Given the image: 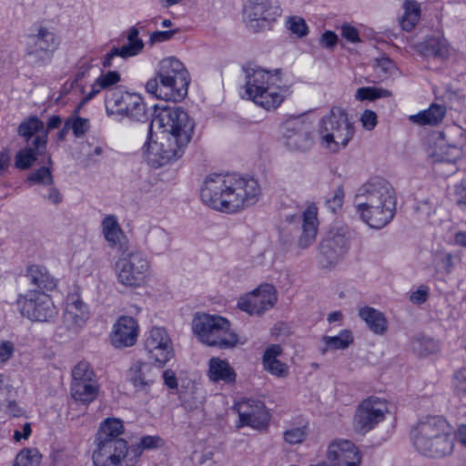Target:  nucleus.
I'll return each instance as SVG.
<instances>
[{"mask_svg": "<svg viewBox=\"0 0 466 466\" xmlns=\"http://www.w3.org/2000/svg\"><path fill=\"white\" fill-rule=\"evenodd\" d=\"M258 182L237 174H213L206 177L200 190L201 200L209 208L235 213L258 202Z\"/></svg>", "mask_w": 466, "mask_h": 466, "instance_id": "nucleus-1", "label": "nucleus"}, {"mask_svg": "<svg viewBox=\"0 0 466 466\" xmlns=\"http://www.w3.org/2000/svg\"><path fill=\"white\" fill-rule=\"evenodd\" d=\"M397 198L392 186L382 177H372L355 195V207L360 218L370 228L380 229L396 214Z\"/></svg>", "mask_w": 466, "mask_h": 466, "instance_id": "nucleus-2", "label": "nucleus"}, {"mask_svg": "<svg viewBox=\"0 0 466 466\" xmlns=\"http://www.w3.org/2000/svg\"><path fill=\"white\" fill-rule=\"evenodd\" d=\"M410 437L415 450L428 458L450 456L454 449L452 427L442 416H425L410 428Z\"/></svg>", "mask_w": 466, "mask_h": 466, "instance_id": "nucleus-3", "label": "nucleus"}, {"mask_svg": "<svg viewBox=\"0 0 466 466\" xmlns=\"http://www.w3.org/2000/svg\"><path fill=\"white\" fill-rule=\"evenodd\" d=\"M123 433L124 425L119 419L107 418L100 423L92 454L94 466H122L124 461L128 463L132 454L127 441L120 437Z\"/></svg>", "mask_w": 466, "mask_h": 466, "instance_id": "nucleus-4", "label": "nucleus"}, {"mask_svg": "<svg viewBox=\"0 0 466 466\" xmlns=\"http://www.w3.org/2000/svg\"><path fill=\"white\" fill-rule=\"evenodd\" d=\"M192 329L198 339L209 347L227 350L238 343V336L231 329L229 320L218 315L198 314L192 321Z\"/></svg>", "mask_w": 466, "mask_h": 466, "instance_id": "nucleus-5", "label": "nucleus"}, {"mask_svg": "<svg viewBox=\"0 0 466 466\" xmlns=\"http://www.w3.org/2000/svg\"><path fill=\"white\" fill-rule=\"evenodd\" d=\"M320 144L332 152H338L348 146L354 135V127L346 111L333 106L319 124Z\"/></svg>", "mask_w": 466, "mask_h": 466, "instance_id": "nucleus-6", "label": "nucleus"}, {"mask_svg": "<svg viewBox=\"0 0 466 466\" xmlns=\"http://www.w3.org/2000/svg\"><path fill=\"white\" fill-rule=\"evenodd\" d=\"M154 116L149 125L150 130L154 127L162 128V135H170L180 145H188L191 140L194 121L181 106H163L154 108Z\"/></svg>", "mask_w": 466, "mask_h": 466, "instance_id": "nucleus-7", "label": "nucleus"}, {"mask_svg": "<svg viewBox=\"0 0 466 466\" xmlns=\"http://www.w3.org/2000/svg\"><path fill=\"white\" fill-rule=\"evenodd\" d=\"M114 269L119 284L136 289L146 282L149 275L150 261L143 252L128 248L120 253Z\"/></svg>", "mask_w": 466, "mask_h": 466, "instance_id": "nucleus-8", "label": "nucleus"}, {"mask_svg": "<svg viewBox=\"0 0 466 466\" xmlns=\"http://www.w3.org/2000/svg\"><path fill=\"white\" fill-rule=\"evenodd\" d=\"M157 76L161 86L165 88L166 100L177 102L187 96L190 76L183 63L178 59L170 56L161 60Z\"/></svg>", "mask_w": 466, "mask_h": 466, "instance_id": "nucleus-9", "label": "nucleus"}, {"mask_svg": "<svg viewBox=\"0 0 466 466\" xmlns=\"http://www.w3.org/2000/svg\"><path fill=\"white\" fill-rule=\"evenodd\" d=\"M285 225L280 230V241L289 246L292 242L291 231L300 230L298 239V247L305 249L313 244L318 231V209L315 206H309L302 215L295 214L287 216Z\"/></svg>", "mask_w": 466, "mask_h": 466, "instance_id": "nucleus-10", "label": "nucleus"}, {"mask_svg": "<svg viewBox=\"0 0 466 466\" xmlns=\"http://www.w3.org/2000/svg\"><path fill=\"white\" fill-rule=\"evenodd\" d=\"M158 140H153L152 130L148 128V137L143 146V151L147 163L155 167H160L181 157L187 145H180L170 135L160 134Z\"/></svg>", "mask_w": 466, "mask_h": 466, "instance_id": "nucleus-11", "label": "nucleus"}, {"mask_svg": "<svg viewBox=\"0 0 466 466\" xmlns=\"http://www.w3.org/2000/svg\"><path fill=\"white\" fill-rule=\"evenodd\" d=\"M281 14L279 0H248L243 9L247 26L255 33L270 29Z\"/></svg>", "mask_w": 466, "mask_h": 466, "instance_id": "nucleus-12", "label": "nucleus"}, {"mask_svg": "<svg viewBox=\"0 0 466 466\" xmlns=\"http://www.w3.org/2000/svg\"><path fill=\"white\" fill-rule=\"evenodd\" d=\"M23 316L35 321H50L57 315V309L49 295L44 291L29 290L17 299Z\"/></svg>", "mask_w": 466, "mask_h": 466, "instance_id": "nucleus-13", "label": "nucleus"}, {"mask_svg": "<svg viewBox=\"0 0 466 466\" xmlns=\"http://www.w3.org/2000/svg\"><path fill=\"white\" fill-rule=\"evenodd\" d=\"M58 46L55 34L46 27H40L36 34L27 37L25 56L35 66L47 65Z\"/></svg>", "mask_w": 466, "mask_h": 466, "instance_id": "nucleus-14", "label": "nucleus"}, {"mask_svg": "<svg viewBox=\"0 0 466 466\" xmlns=\"http://www.w3.org/2000/svg\"><path fill=\"white\" fill-rule=\"evenodd\" d=\"M281 128L285 145L289 150L305 152L313 146L312 127L303 116H289Z\"/></svg>", "mask_w": 466, "mask_h": 466, "instance_id": "nucleus-15", "label": "nucleus"}, {"mask_svg": "<svg viewBox=\"0 0 466 466\" xmlns=\"http://www.w3.org/2000/svg\"><path fill=\"white\" fill-rule=\"evenodd\" d=\"M387 404L378 397H370L359 405L354 415L353 425L357 432L366 434L384 420Z\"/></svg>", "mask_w": 466, "mask_h": 466, "instance_id": "nucleus-16", "label": "nucleus"}, {"mask_svg": "<svg viewBox=\"0 0 466 466\" xmlns=\"http://www.w3.org/2000/svg\"><path fill=\"white\" fill-rule=\"evenodd\" d=\"M277 290L271 284H262L239 298L238 308L249 315H262L277 302Z\"/></svg>", "mask_w": 466, "mask_h": 466, "instance_id": "nucleus-17", "label": "nucleus"}, {"mask_svg": "<svg viewBox=\"0 0 466 466\" xmlns=\"http://www.w3.org/2000/svg\"><path fill=\"white\" fill-rule=\"evenodd\" d=\"M144 345L148 357L159 367L164 366L174 355L171 339L164 328L153 327Z\"/></svg>", "mask_w": 466, "mask_h": 466, "instance_id": "nucleus-18", "label": "nucleus"}, {"mask_svg": "<svg viewBox=\"0 0 466 466\" xmlns=\"http://www.w3.org/2000/svg\"><path fill=\"white\" fill-rule=\"evenodd\" d=\"M350 233L346 228L329 231L319 245V253L325 258L327 264H336L346 255L350 248Z\"/></svg>", "mask_w": 466, "mask_h": 466, "instance_id": "nucleus-19", "label": "nucleus"}, {"mask_svg": "<svg viewBox=\"0 0 466 466\" xmlns=\"http://www.w3.org/2000/svg\"><path fill=\"white\" fill-rule=\"evenodd\" d=\"M327 458L333 466H360L361 461L359 450L347 440L332 441L329 445Z\"/></svg>", "mask_w": 466, "mask_h": 466, "instance_id": "nucleus-20", "label": "nucleus"}, {"mask_svg": "<svg viewBox=\"0 0 466 466\" xmlns=\"http://www.w3.org/2000/svg\"><path fill=\"white\" fill-rule=\"evenodd\" d=\"M239 426H250L260 429L268 424L269 414L264 403L257 400H248L237 405Z\"/></svg>", "mask_w": 466, "mask_h": 466, "instance_id": "nucleus-21", "label": "nucleus"}, {"mask_svg": "<svg viewBox=\"0 0 466 466\" xmlns=\"http://www.w3.org/2000/svg\"><path fill=\"white\" fill-rule=\"evenodd\" d=\"M244 70L246 74L245 92L250 100L265 90L266 86L273 80H278V76L281 75L280 69L268 71L259 66L247 67Z\"/></svg>", "mask_w": 466, "mask_h": 466, "instance_id": "nucleus-22", "label": "nucleus"}, {"mask_svg": "<svg viewBox=\"0 0 466 466\" xmlns=\"http://www.w3.org/2000/svg\"><path fill=\"white\" fill-rule=\"evenodd\" d=\"M289 94V88L283 84L280 75L278 76V80H273L266 86L265 90L255 96L252 101L262 108L271 111L278 108Z\"/></svg>", "mask_w": 466, "mask_h": 466, "instance_id": "nucleus-23", "label": "nucleus"}, {"mask_svg": "<svg viewBox=\"0 0 466 466\" xmlns=\"http://www.w3.org/2000/svg\"><path fill=\"white\" fill-rule=\"evenodd\" d=\"M127 376L135 391L145 395L150 392L151 386L157 377L152 365L140 360L134 362L130 366Z\"/></svg>", "mask_w": 466, "mask_h": 466, "instance_id": "nucleus-24", "label": "nucleus"}, {"mask_svg": "<svg viewBox=\"0 0 466 466\" xmlns=\"http://www.w3.org/2000/svg\"><path fill=\"white\" fill-rule=\"evenodd\" d=\"M138 335V324L137 320L128 316L120 317L115 323L111 334V342L116 348H127L133 346Z\"/></svg>", "mask_w": 466, "mask_h": 466, "instance_id": "nucleus-25", "label": "nucleus"}, {"mask_svg": "<svg viewBox=\"0 0 466 466\" xmlns=\"http://www.w3.org/2000/svg\"><path fill=\"white\" fill-rule=\"evenodd\" d=\"M47 135L43 133L35 137L32 144L19 150L15 157V167L25 170L30 168L36 161L38 156L46 154Z\"/></svg>", "mask_w": 466, "mask_h": 466, "instance_id": "nucleus-26", "label": "nucleus"}, {"mask_svg": "<svg viewBox=\"0 0 466 466\" xmlns=\"http://www.w3.org/2000/svg\"><path fill=\"white\" fill-rule=\"evenodd\" d=\"M88 319L86 305L78 298H68L63 322L68 329L78 331Z\"/></svg>", "mask_w": 466, "mask_h": 466, "instance_id": "nucleus-27", "label": "nucleus"}, {"mask_svg": "<svg viewBox=\"0 0 466 466\" xmlns=\"http://www.w3.org/2000/svg\"><path fill=\"white\" fill-rule=\"evenodd\" d=\"M137 94L123 92L121 90H110L106 93L105 103L107 116L114 114L127 116L130 106L134 104Z\"/></svg>", "mask_w": 466, "mask_h": 466, "instance_id": "nucleus-28", "label": "nucleus"}, {"mask_svg": "<svg viewBox=\"0 0 466 466\" xmlns=\"http://www.w3.org/2000/svg\"><path fill=\"white\" fill-rule=\"evenodd\" d=\"M102 230L106 240L112 248H117L120 253L128 249L127 239L115 216L108 215L103 219Z\"/></svg>", "mask_w": 466, "mask_h": 466, "instance_id": "nucleus-29", "label": "nucleus"}, {"mask_svg": "<svg viewBox=\"0 0 466 466\" xmlns=\"http://www.w3.org/2000/svg\"><path fill=\"white\" fill-rule=\"evenodd\" d=\"M417 49L426 57L446 59L450 56V45L443 35L425 39L417 45Z\"/></svg>", "mask_w": 466, "mask_h": 466, "instance_id": "nucleus-30", "label": "nucleus"}, {"mask_svg": "<svg viewBox=\"0 0 466 466\" xmlns=\"http://www.w3.org/2000/svg\"><path fill=\"white\" fill-rule=\"evenodd\" d=\"M25 278L35 287L34 290L39 289L46 292L53 290L56 287V279L50 275L45 267L40 265L27 267Z\"/></svg>", "mask_w": 466, "mask_h": 466, "instance_id": "nucleus-31", "label": "nucleus"}, {"mask_svg": "<svg viewBox=\"0 0 466 466\" xmlns=\"http://www.w3.org/2000/svg\"><path fill=\"white\" fill-rule=\"evenodd\" d=\"M208 378L213 382L235 383L237 373L226 360L211 358L208 361Z\"/></svg>", "mask_w": 466, "mask_h": 466, "instance_id": "nucleus-32", "label": "nucleus"}, {"mask_svg": "<svg viewBox=\"0 0 466 466\" xmlns=\"http://www.w3.org/2000/svg\"><path fill=\"white\" fill-rule=\"evenodd\" d=\"M282 348L279 344L268 346L263 355L264 369L277 377H286L289 374L288 366L277 358L282 354Z\"/></svg>", "mask_w": 466, "mask_h": 466, "instance_id": "nucleus-33", "label": "nucleus"}, {"mask_svg": "<svg viewBox=\"0 0 466 466\" xmlns=\"http://www.w3.org/2000/svg\"><path fill=\"white\" fill-rule=\"evenodd\" d=\"M359 316L375 334L382 335L387 330L388 321L380 310L366 306L360 309Z\"/></svg>", "mask_w": 466, "mask_h": 466, "instance_id": "nucleus-34", "label": "nucleus"}, {"mask_svg": "<svg viewBox=\"0 0 466 466\" xmlns=\"http://www.w3.org/2000/svg\"><path fill=\"white\" fill-rule=\"evenodd\" d=\"M120 80V75L116 71H107L106 74H101L92 85L90 92L85 95L81 104L85 105L102 90H107V92L112 90L111 87L116 85Z\"/></svg>", "mask_w": 466, "mask_h": 466, "instance_id": "nucleus-35", "label": "nucleus"}, {"mask_svg": "<svg viewBox=\"0 0 466 466\" xmlns=\"http://www.w3.org/2000/svg\"><path fill=\"white\" fill-rule=\"evenodd\" d=\"M98 390L97 381L71 383V395L73 399L82 404L92 402L97 397Z\"/></svg>", "mask_w": 466, "mask_h": 466, "instance_id": "nucleus-36", "label": "nucleus"}, {"mask_svg": "<svg viewBox=\"0 0 466 466\" xmlns=\"http://www.w3.org/2000/svg\"><path fill=\"white\" fill-rule=\"evenodd\" d=\"M445 113L444 106L432 104L427 110L410 116V119L419 125H437L443 119Z\"/></svg>", "mask_w": 466, "mask_h": 466, "instance_id": "nucleus-37", "label": "nucleus"}, {"mask_svg": "<svg viewBox=\"0 0 466 466\" xmlns=\"http://www.w3.org/2000/svg\"><path fill=\"white\" fill-rule=\"evenodd\" d=\"M147 244L149 248L157 254H161L169 248L168 234L161 228H151L146 238Z\"/></svg>", "mask_w": 466, "mask_h": 466, "instance_id": "nucleus-38", "label": "nucleus"}, {"mask_svg": "<svg viewBox=\"0 0 466 466\" xmlns=\"http://www.w3.org/2000/svg\"><path fill=\"white\" fill-rule=\"evenodd\" d=\"M17 132L29 144L31 138L34 140L35 137L43 135V133L47 134V129H45L43 121L34 116L23 121L19 125Z\"/></svg>", "mask_w": 466, "mask_h": 466, "instance_id": "nucleus-39", "label": "nucleus"}, {"mask_svg": "<svg viewBox=\"0 0 466 466\" xmlns=\"http://www.w3.org/2000/svg\"><path fill=\"white\" fill-rule=\"evenodd\" d=\"M325 347L320 350L325 354L329 350H345L353 342V337L350 330L344 329L337 336H324L322 338Z\"/></svg>", "mask_w": 466, "mask_h": 466, "instance_id": "nucleus-40", "label": "nucleus"}, {"mask_svg": "<svg viewBox=\"0 0 466 466\" xmlns=\"http://www.w3.org/2000/svg\"><path fill=\"white\" fill-rule=\"evenodd\" d=\"M163 443L159 436H144L140 439L137 445L130 447V454L132 457L128 458L127 466H133L137 459L141 456L144 450L155 449L161 446Z\"/></svg>", "mask_w": 466, "mask_h": 466, "instance_id": "nucleus-41", "label": "nucleus"}, {"mask_svg": "<svg viewBox=\"0 0 466 466\" xmlns=\"http://www.w3.org/2000/svg\"><path fill=\"white\" fill-rule=\"evenodd\" d=\"M404 14L400 19V25L403 30L411 31L419 22L420 7L414 1H405L403 4Z\"/></svg>", "mask_w": 466, "mask_h": 466, "instance_id": "nucleus-42", "label": "nucleus"}, {"mask_svg": "<svg viewBox=\"0 0 466 466\" xmlns=\"http://www.w3.org/2000/svg\"><path fill=\"white\" fill-rule=\"evenodd\" d=\"M138 29L136 26H132L127 34L128 43L120 47L122 54L127 57L138 55L144 48V43L138 38Z\"/></svg>", "mask_w": 466, "mask_h": 466, "instance_id": "nucleus-43", "label": "nucleus"}, {"mask_svg": "<svg viewBox=\"0 0 466 466\" xmlns=\"http://www.w3.org/2000/svg\"><path fill=\"white\" fill-rule=\"evenodd\" d=\"M162 377H163L164 384L168 389L177 390L178 398H179L182 405L185 407V409L192 410L194 407H193V404L190 402V400L187 399V394L185 391L178 390L177 380L175 371H173L172 370H169V369L166 370L163 372Z\"/></svg>", "mask_w": 466, "mask_h": 466, "instance_id": "nucleus-44", "label": "nucleus"}, {"mask_svg": "<svg viewBox=\"0 0 466 466\" xmlns=\"http://www.w3.org/2000/svg\"><path fill=\"white\" fill-rule=\"evenodd\" d=\"M42 455L36 448L23 449L15 457L14 466H38Z\"/></svg>", "mask_w": 466, "mask_h": 466, "instance_id": "nucleus-45", "label": "nucleus"}, {"mask_svg": "<svg viewBox=\"0 0 466 466\" xmlns=\"http://www.w3.org/2000/svg\"><path fill=\"white\" fill-rule=\"evenodd\" d=\"M72 378V382L97 381L93 369L86 361H80L74 367Z\"/></svg>", "mask_w": 466, "mask_h": 466, "instance_id": "nucleus-46", "label": "nucleus"}, {"mask_svg": "<svg viewBox=\"0 0 466 466\" xmlns=\"http://www.w3.org/2000/svg\"><path fill=\"white\" fill-rule=\"evenodd\" d=\"M82 106L83 105L80 103V105L74 110L73 115L66 119L70 129L76 137H83L89 129L88 119L78 116V113Z\"/></svg>", "mask_w": 466, "mask_h": 466, "instance_id": "nucleus-47", "label": "nucleus"}, {"mask_svg": "<svg viewBox=\"0 0 466 466\" xmlns=\"http://www.w3.org/2000/svg\"><path fill=\"white\" fill-rule=\"evenodd\" d=\"M411 346L416 352L424 356L439 350V344L435 339L423 336L415 338L411 342Z\"/></svg>", "mask_w": 466, "mask_h": 466, "instance_id": "nucleus-48", "label": "nucleus"}, {"mask_svg": "<svg viewBox=\"0 0 466 466\" xmlns=\"http://www.w3.org/2000/svg\"><path fill=\"white\" fill-rule=\"evenodd\" d=\"M391 93L383 88L375 86L360 87L357 89L355 97L358 100H370L373 101L377 98L390 96Z\"/></svg>", "mask_w": 466, "mask_h": 466, "instance_id": "nucleus-49", "label": "nucleus"}, {"mask_svg": "<svg viewBox=\"0 0 466 466\" xmlns=\"http://www.w3.org/2000/svg\"><path fill=\"white\" fill-rule=\"evenodd\" d=\"M27 181L32 184L52 186L54 177L49 167H42L32 171L27 177Z\"/></svg>", "mask_w": 466, "mask_h": 466, "instance_id": "nucleus-50", "label": "nucleus"}, {"mask_svg": "<svg viewBox=\"0 0 466 466\" xmlns=\"http://www.w3.org/2000/svg\"><path fill=\"white\" fill-rule=\"evenodd\" d=\"M134 104L130 106L127 117L136 121H147L151 115L143 101V98L137 95Z\"/></svg>", "mask_w": 466, "mask_h": 466, "instance_id": "nucleus-51", "label": "nucleus"}, {"mask_svg": "<svg viewBox=\"0 0 466 466\" xmlns=\"http://www.w3.org/2000/svg\"><path fill=\"white\" fill-rule=\"evenodd\" d=\"M287 28L298 37H304L309 33L306 21L298 15L289 16L286 21Z\"/></svg>", "mask_w": 466, "mask_h": 466, "instance_id": "nucleus-52", "label": "nucleus"}, {"mask_svg": "<svg viewBox=\"0 0 466 466\" xmlns=\"http://www.w3.org/2000/svg\"><path fill=\"white\" fill-rule=\"evenodd\" d=\"M343 199L344 188L342 186H339L333 192L332 196L326 199V206L332 213H336L341 208Z\"/></svg>", "mask_w": 466, "mask_h": 466, "instance_id": "nucleus-53", "label": "nucleus"}, {"mask_svg": "<svg viewBox=\"0 0 466 466\" xmlns=\"http://www.w3.org/2000/svg\"><path fill=\"white\" fill-rule=\"evenodd\" d=\"M461 156V149L455 146H449L444 152H436L434 157L437 161L454 163Z\"/></svg>", "mask_w": 466, "mask_h": 466, "instance_id": "nucleus-54", "label": "nucleus"}, {"mask_svg": "<svg viewBox=\"0 0 466 466\" xmlns=\"http://www.w3.org/2000/svg\"><path fill=\"white\" fill-rule=\"evenodd\" d=\"M305 431L301 428H294L284 432V439L290 444H298L305 439Z\"/></svg>", "mask_w": 466, "mask_h": 466, "instance_id": "nucleus-55", "label": "nucleus"}, {"mask_svg": "<svg viewBox=\"0 0 466 466\" xmlns=\"http://www.w3.org/2000/svg\"><path fill=\"white\" fill-rule=\"evenodd\" d=\"M10 397H13V388L0 375V410L6 405Z\"/></svg>", "mask_w": 466, "mask_h": 466, "instance_id": "nucleus-56", "label": "nucleus"}, {"mask_svg": "<svg viewBox=\"0 0 466 466\" xmlns=\"http://www.w3.org/2000/svg\"><path fill=\"white\" fill-rule=\"evenodd\" d=\"M146 89L148 93L155 95L157 97L165 99V88L161 86L157 75L156 77L149 79L146 84Z\"/></svg>", "mask_w": 466, "mask_h": 466, "instance_id": "nucleus-57", "label": "nucleus"}, {"mask_svg": "<svg viewBox=\"0 0 466 466\" xmlns=\"http://www.w3.org/2000/svg\"><path fill=\"white\" fill-rule=\"evenodd\" d=\"M360 121L364 128L372 130L378 123L377 114L372 110L366 109L361 115Z\"/></svg>", "mask_w": 466, "mask_h": 466, "instance_id": "nucleus-58", "label": "nucleus"}, {"mask_svg": "<svg viewBox=\"0 0 466 466\" xmlns=\"http://www.w3.org/2000/svg\"><path fill=\"white\" fill-rule=\"evenodd\" d=\"M437 267L445 273H450L453 267V257L450 253L441 254L437 259Z\"/></svg>", "mask_w": 466, "mask_h": 466, "instance_id": "nucleus-59", "label": "nucleus"}, {"mask_svg": "<svg viewBox=\"0 0 466 466\" xmlns=\"http://www.w3.org/2000/svg\"><path fill=\"white\" fill-rule=\"evenodd\" d=\"M178 32V29L176 30H168V31H156L150 35L149 42L150 44L161 43L167 41L173 37L175 34Z\"/></svg>", "mask_w": 466, "mask_h": 466, "instance_id": "nucleus-60", "label": "nucleus"}, {"mask_svg": "<svg viewBox=\"0 0 466 466\" xmlns=\"http://www.w3.org/2000/svg\"><path fill=\"white\" fill-rule=\"evenodd\" d=\"M453 383L458 391L466 393V367L455 372Z\"/></svg>", "mask_w": 466, "mask_h": 466, "instance_id": "nucleus-61", "label": "nucleus"}, {"mask_svg": "<svg viewBox=\"0 0 466 466\" xmlns=\"http://www.w3.org/2000/svg\"><path fill=\"white\" fill-rule=\"evenodd\" d=\"M341 35L346 40L351 43H358L360 41L358 30L350 25H343L341 27Z\"/></svg>", "mask_w": 466, "mask_h": 466, "instance_id": "nucleus-62", "label": "nucleus"}, {"mask_svg": "<svg viewBox=\"0 0 466 466\" xmlns=\"http://www.w3.org/2000/svg\"><path fill=\"white\" fill-rule=\"evenodd\" d=\"M338 43V35L332 31H326L320 37V45L323 47L332 49Z\"/></svg>", "mask_w": 466, "mask_h": 466, "instance_id": "nucleus-63", "label": "nucleus"}, {"mask_svg": "<svg viewBox=\"0 0 466 466\" xmlns=\"http://www.w3.org/2000/svg\"><path fill=\"white\" fill-rule=\"evenodd\" d=\"M456 203L461 208H466V181L456 187Z\"/></svg>", "mask_w": 466, "mask_h": 466, "instance_id": "nucleus-64", "label": "nucleus"}]
</instances>
